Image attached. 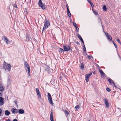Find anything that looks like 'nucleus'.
I'll return each instance as SVG.
<instances>
[{"mask_svg":"<svg viewBox=\"0 0 121 121\" xmlns=\"http://www.w3.org/2000/svg\"><path fill=\"white\" fill-rule=\"evenodd\" d=\"M12 67L11 65L10 64H8L5 61H4L3 65V69L5 71H10Z\"/></svg>","mask_w":121,"mask_h":121,"instance_id":"nucleus-1","label":"nucleus"},{"mask_svg":"<svg viewBox=\"0 0 121 121\" xmlns=\"http://www.w3.org/2000/svg\"><path fill=\"white\" fill-rule=\"evenodd\" d=\"M50 25V23L48 21H47L45 23L44 25L43 29V31L45 30L46 29L48 28Z\"/></svg>","mask_w":121,"mask_h":121,"instance_id":"nucleus-2","label":"nucleus"},{"mask_svg":"<svg viewBox=\"0 0 121 121\" xmlns=\"http://www.w3.org/2000/svg\"><path fill=\"white\" fill-rule=\"evenodd\" d=\"M48 97L49 103L52 105H53V103L51 95L50 94L48 93Z\"/></svg>","mask_w":121,"mask_h":121,"instance_id":"nucleus-3","label":"nucleus"},{"mask_svg":"<svg viewBox=\"0 0 121 121\" xmlns=\"http://www.w3.org/2000/svg\"><path fill=\"white\" fill-rule=\"evenodd\" d=\"M36 92L37 94V95L38 96V98L40 99H42L41 93L39 91V89L37 88L36 89Z\"/></svg>","mask_w":121,"mask_h":121,"instance_id":"nucleus-4","label":"nucleus"},{"mask_svg":"<svg viewBox=\"0 0 121 121\" xmlns=\"http://www.w3.org/2000/svg\"><path fill=\"white\" fill-rule=\"evenodd\" d=\"M64 50L66 52H68L71 49L70 46L68 45H66L63 46Z\"/></svg>","mask_w":121,"mask_h":121,"instance_id":"nucleus-5","label":"nucleus"},{"mask_svg":"<svg viewBox=\"0 0 121 121\" xmlns=\"http://www.w3.org/2000/svg\"><path fill=\"white\" fill-rule=\"evenodd\" d=\"M39 6L43 9H45V6L43 4L41 0H39Z\"/></svg>","mask_w":121,"mask_h":121,"instance_id":"nucleus-6","label":"nucleus"},{"mask_svg":"<svg viewBox=\"0 0 121 121\" xmlns=\"http://www.w3.org/2000/svg\"><path fill=\"white\" fill-rule=\"evenodd\" d=\"M92 72L91 73H90L86 74L85 75V80H86V82H87L89 81V78L91 76V75H92Z\"/></svg>","mask_w":121,"mask_h":121,"instance_id":"nucleus-7","label":"nucleus"},{"mask_svg":"<svg viewBox=\"0 0 121 121\" xmlns=\"http://www.w3.org/2000/svg\"><path fill=\"white\" fill-rule=\"evenodd\" d=\"M103 31L105 33L108 39L110 41H112V39L111 35H109L108 33H105L104 30Z\"/></svg>","mask_w":121,"mask_h":121,"instance_id":"nucleus-8","label":"nucleus"},{"mask_svg":"<svg viewBox=\"0 0 121 121\" xmlns=\"http://www.w3.org/2000/svg\"><path fill=\"white\" fill-rule=\"evenodd\" d=\"M24 66L26 71H27L28 70H30L29 65L26 62H25Z\"/></svg>","mask_w":121,"mask_h":121,"instance_id":"nucleus-9","label":"nucleus"},{"mask_svg":"<svg viewBox=\"0 0 121 121\" xmlns=\"http://www.w3.org/2000/svg\"><path fill=\"white\" fill-rule=\"evenodd\" d=\"M108 81L110 84L112 85L113 86H114V87H116L115 83L111 79H108Z\"/></svg>","mask_w":121,"mask_h":121,"instance_id":"nucleus-10","label":"nucleus"},{"mask_svg":"<svg viewBox=\"0 0 121 121\" xmlns=\"http://www.w3.org/2000/svg\"><path fill=\"white\" fill-rule=\"evenodd\" d=\"M46 70L48 73H50L52 71V70L48 66H47L46 69Z\"/></svg>","mask_w":121,"mask_h":121,"instance_id":"nucleus-11","label":"nucleus"},{"mask_svg":"<svg viewBox=\"0 0 121 121\" xmlns=\"http://www.w3.org/2000/svg\"><path fill=\"white\" fill-rule=\"evenodd\" d=\"M4 99L2 97L0 98V106L3 105L4 103Z\"/></svg>","mask_w":121,"mask_h":121,"instance_id":"nucleus-12","label":"nucleus"},{"mask_svg":"<svg viewBox=\"0 0 121 121\" xmlns=\"http://www.w3.org/2000/svg\"><path fill=\"white\" fill-rule=\"evenodd\" d=\"M99 71L101 76L104 77L105 76V74L103 72V71L102 70L100 69L99 68Z\"/></svg>","mask_w":121,"mask_h":121,"instance_id":"nucleus-13","label":"nucleus"},{"mask_svg":"<svg viewBox=\"0 0 121 121\" xmlns=\"http://www.w3.org/2000/svg\"><path fill=\"white\" fill-rule=\"evenodd\" d=\"M11 111L13 113L15 114L17 113L18 111V110L16 108H13L12 109Z\"/></svg>","mask_w":121,"mask_h":121,"instance_id":"nucleus-14","label":"nucleus"},{"mask_svg":"<svg viewBox=\"0 0 121 121\" xmlns=\"http://www.w3.org/2000/svg\"><path fill=\"white\" fill-rule=\"evenodd\" d=\"M4 41H5L7 44H8L9 42V41L7 37L5 36H4Z\"/></svg>","mask_w":121,"mask_h":121,"instance_id":"nucleus-15","label":"nucleus"},{"mask_svg":"<svg viewBox=\"0 0 121 121\" xmlns=\"http://www.w3.org/2000/svg\"><path fill=\"white\" fill-rule=\"evenodd\" d=\"M104 101L105 103V104L106 105V107L107 108H108L109 107V105L108 100L107 99H105L104 100Z\"/></svg>","mask_w":121,"mask_h":121,"instance_id":"nucleus-16","label":"nucleus"},{"mask_svg":"<svg viewBox=\"0 0 121 121\" xmlns=\"http://www.w3.org/2000/svg\"><path fill=\"white\" fill-rule=\"evenodd\" d=\"M67 14L68 16L70 17L71 16V14L69 11V9L68 8L67 5Z\"/></svg>","mask_w":121,"mask_h":121,"instance_id":"nucleus-17","label":"nucleus"},{"mask_svg":"<svg viewBox=\"0 0 121 121\" xmlns=\"http://www.w3.org/2000/svg\"><path fill=\"white\" fill-rule=\"evenodd\" d=\"M18 111L19 113L20 114H22L24 113V110L22 109H19Z\"/></svg>","mask_w":121,"mask_h":121,"instance_id":"nucleus-18","label":"nucleus"},{"mask_svg":"<svg viewBox=\"0 0 121 121\" xmlns=\"http://www.w3.org/2000/svg\"><path fill=\"white\" fill-rule=\"evenodd\" d=\"M50 119L51 121H54L53 120V119L52 112H51L50 114Z\"/></svg>","mask_w":121,"mask_h":121,"instance_id":"nucleus-19","label":"nucleus"},{"mask_svg":"<svg viewBox=\"0 0 121 121\" xmlns=\"http://www.w3.org/2000/svg\"><path fill=\"white\" fill-rule=\"evenodd\" d=\"M5 113L6 116H8L9 115L10 113L7 110L5 111Z\"/></svg>","mask_w":121,"mask_h":121,"instance_id":"nucleus-20","label":"nucleus"},{"mask_svg":"<svg viewBox=\"0 0 121 121\" xmlns=\"http://www.w3.org/2000/svg\"><path fill=\"white\" fill-rule=\"evenodd\" d=\"M4 90V88L0 84V91H3Z\"/></svg>","mask_w":121,"mask_h":121,"instance_id":"nucleus-21","label":"nucleus"},{"mask_svg":"<svg viewBox=\"0 0 121 121\" xmlns=\"http://www.w3.org/2000/svg\"><path fill=\"white\" fill-rule=\"evenodd\" d=\"M77 36L80 39V40L81 41L83 39L81 37V36L78 34H77Z\"/></svg>","mask_w":121,"mask_h":121,"instance_id":"nucleus-22","label":"nucleus"},{"mask_svg":"<svg viewBox=\"0 0 121 121\" xmlns=\"http://www.w3.org/2000/svg\"><path fill=\"white\" fill-rule=\"evenodd\" d=\"M58 51L62 53L64 52V50L62 48H60L59 49Z\"/></svg>","mask_w":121,"mask_h":121,"instance_id":"nucleus-23","label":"nucleus"},{"mask_svg":"<svg viewBox=\"0 0 121 121\" xmlns=\"http://www.w3.org/2000/svg\"><path fill=\"white\" fill-rule=\"evenodd\" d=\"M81 69H83L84 68V66L83 63L81 64V66H80Z\"/></svg>","mask_w":121,"mask_h":121,"instance_id":"nucleus-24","label":"nucleus"},{"mask_svg":"<svg viewBox=\"0 0 121 121\" xmlns=\"http://www.w3.org/2000/svg\"><path fill=\"white\" fill-rule=\"evenodd\" d=\"M75 108L76 110L78 109L79 108V106L78 105H77L75 107Z\"/></svg>","mask_w":121,"mask_h":121,"instance_id":"nucleus-25","label":"nucleus"},{"mask_svg":"<svg viewBox=\"0 0 121 121\" xmlns=\"http://www.w3.org/2000/svg\"><path fill=\"white\" fill-rule=\"evenodd\" d=\"M64 112L66 115H68L69 114V112L66 110H65Z\"/></svg>","mask_w":121,"mask_h":121,"instance_id":"nucleus-26","label":"nucleus"},{"mask_svg":"<svg viewBox=\"0 0 121 121\" xmlns=\"http://www.w3.org/2000/svg\"><path fill=\"white\" fill-rule=\"evenodd\" d=\"M103 9L105 11H106V6L105 5H104L103 7Z\"/></svg>","mask_w":121,"mask_h":121,"instance_id":"nucleus-27","label":"nucleus"},{"mask_svg":"<svg viewBox=\"0 0 121 121\" xmlns=\"http://www.w3.org/2000/svg\"><path fill=\"white\" fill-rule=\"evenodd\" d=\"M73 26L75 27L77 26L75 22H73Z\"/></svg>","mask_w":121,"mask_h":121,"instance_id":"nucleus-28","label":"nucleus"},{"mask_svg":"<svg viewBox=\"0 0 121 121\" xmlns=\"http://www.w3.org/2000/svg\"><path fill=\"white\" fill-rule=\"evenodd\" d=\"M30 39L29 37L27 35L26 36V40L27 41H29L30 40Z\"/></svg>","mask_w":121,"mask_h":121,"instance_id":"nucleus-29","label":"nucleus"},{"mask_svg":"<svg viewBox=\"0 0 121 121\" xmlns=\"http://www.w3.org/2000/svg\"><path fill=\"white\" fill-rule=\"evenodd\" d=\"M83 45V50L85 52L86 51V49L85 47V46L84 45Z\"/></svg>","mask_w":121,"mask_h":121,"instance_id":"nucleus-30","label":"nucleus"},{"mask_svg":"<svg viewBox=\"0 0 121 121\" xmlns=\"http://www.w3.org/2000/svg\"><path fill=\"white\" fill-rule=\"evenodd\" d=\"M93 13L95 15H97L98 14V13L97 12H96L93 9L92 10Z\"/></svg>","mask_w":121,"mask_h":121,"instance_id":"nucleus-31","label":"nucleus"},{"mask_svg":"<svg viewBox=\"0 0 121 121\" xmlns=\"http://www.w3.org/2000/svg\"><path fill=\"white\" fill-rule=\"evenodd\" d=\"M106 90L108 92H110L111 91V89L108 87L106 88Z\"/></svg>","mask_w":121,"mask_h":121,"instance_id":"nucleus-32","label":"nucleus"},{"mask_svg":"<svg viewBox=\"0 0 121 121\" xmlns=\"http://www.w3.org/2000/svg\"><path fill=\"white\" fill-rule=\"evenodd\" d=\"M76 28V29L77 32H78L79 31V28H78V26H76L75 27Z\"/></svg>","mask_w":121,"mask_h":121,"instance_id":"nucleus-33","label":"nucleus"},{"mask_svg":"<svg viewBox=\"0 0 121 121\" xmlns=\"http://www.w3.org/2000/svg\"><path fill=\"white\" fill-rule=\"evenodd\" d=\"M112 43H113V44L114 45L115 47L116 48H117V46L116 44L114 43V41H112Z\"/></svg>","mask_w":121,"mask_h":121,"instance_id":"nucleus-34","label":"nucleus"},{"mask_svg":"<svg viewBox=\"0 0 121 121\" xmlns=\"http://www.w3.org/2000/svg\"><path fill=\"white\" fill-rule=\"evenodd\" d=\"M117 42L119 43L120 44H121V42H120V40L118 39H117Z\"/></svg>","mask_w":121,"mask_h":121,"instance_id":"nucleus-35","label":"nucleus"},{"mask_svg":"<svg viewBox=\"0 0 121 121\" xmlns=\"http://www.w3.org/2000/svg\"><path fill=\"white\" fill-rule=\"evenodd\" d=\"M91 57L93 59V57L91 56H88L87 57V58L89 59H90V58Z\"/></svg>","mask_w":121,"mask_h":121,"instance_id":"nucleus-36","label":"nucleus"},{"mask_svg":"<svg viewBox=\"0 0 121 121\" xmlns=\"http://www.w3.org/2000/svg\"><path fill=\"white\" fill-rule=\"evenodd\" d=\"M30 70H27L28 71V74L29 75V76L30 75Z\"/></svg>","mask_w":121,"mask_h":121,"instance_id":"nucleus-37","label":"nucleus"},{"mask_svg":"<svg viewBox=\"0 0 121 121\" xmlns=\"http://www.w3.org/2000/svg\"><path fill=\"white\" fill-rule=\"evenodd\" d=\"M2 112V111L0 108V116L1 115Z\"/></svg>","mask_w":121,"mask_h":121,"instance_id":"nucleus-38","label":"nucleus"},{"mask_svg":"<svg viewBox=\"0 0 121 121\" xmlns=\"http://www.w3.org/2000/svg\"><path fill=\"white\" fill-rule=\"evenodd\" d=\"M90 5L92 8L94 6V5L91 2L90 3Z\"/></svg>","mask_w":121,"mask_h":121,"instance_id":"nucleus-39","label":"nucleus"},{"mask_svg":"<svg viewBox=\"0 0 121 121\" xmlns=\"http://www.w3.org/2000/svg\"><path fill=\"white\" fill-rule=\"evenodd\" d=\"M16 8H17V5L16 4H14L13 5Z\"/></svg>","mask_w":121,"mask_h":121,"instance_id":"nucleus-40","label":"nucleus"},{"mask_svg":"<svg viewBox=\"0 0 121 121\" xmlns=\"http://www.w3.org/2000/svg\"><path fill=\"white\" fill-rule=\"evenodd\" d=\"M81 41L82 42V43L83 44V45H84V41H83V40L82 39V40Z\"/></svg>","mask_w":121,"mask_h":121,"instance_id":"nucleus-41","label":"nucleus"},{"mask_svg":"<svg viewBox=\"0 0 121 121\" xmlns=\"http://www.w3.org/2000/svg\"><path fill=\"white\" fill-rule=\"evenodd\" d=\"M87 0L88 2V3H90L91 2L90 1V0Z\"/></svg>","mask_w":121,"mask_h":121,"instance_id":"nucleus-42","label":"nucleus"},{"mask_svg":"<svg viewBox=\"0 0 121 121\" xmlns=\"http://www.w3.org/2000/svg\"><path fill=\"white\" fill-rule=\"evenodd\" d=\"M14 103H15V104L16 105H17V102L16 101H14Z\"/></svg>","mask_w":121,"mask_h":121,"instance_id":"nucleus-43","label":"nucleus"},{"mask_svg":"<svg viewBox=\"0 0 121 121\" xmlns=\"http://www.w3.org/2000/svg\"><path fill=\"white\" fill-rule=\"evenodd\" d=\"M2 96V94L0 92V98L1 97V96Z\"/></svg>","mask_w":121,"mask_h":121,"instance_id":"nucleus-44","label":"nucleus"},{"mask_svg":"<svg viewBox=\"0 0 121 121\" xmlns=\"http://www.w3.org/2000/svg\"><path fill=\"white\" fill-rule=\"evenodd\" d=\"M13 121H17V120L16 119H14L13 120Z\"/></svg>","mask_w":121,"mask_h":121,"instance_id":"nucleus-45","label":"nucleus"},{"mask_svg":"<svg viewBox=\"0 0 121 121\" xmlns=\"http://www.w3.org/2000/svg\"><path fill=\"white\" fill-rule=\"evenodd\" d=\"M102 26L103 29H104V26H103L102 25Z\"/></svg>","mask_w":121,"mask_h":121,"instance_id":"nucleus-46","label":"nucleus"},{"mask_svg":"<svg viewBox=\"0 0 121 121\" xmlns=\"http://www.w3.org/2000/svg\"><path fill=\"white\" fill-rule=\"evenodd\" d=\"M8 121H11V120H10V119H8Z\"/></svg>","mask_w":121,"mask_h":121,"instance_id":"nucleus-47","label":"nucleus"},{"mask_svg":"<svg viewBox=\"0 0 121 121\" xmlns=\"http://www.w3.org/2000/svg\"><path fill=\"white\" fill-rule=\"evenodd\" d=\"M76 43H77V44H79V43H78V42H77Z\"/></svg>","mask_w":121,"mask_h":121,"instance_id":"nucleus-48","label":"nucleus"},{"mask_svg":"<svg viewBox=\"0 0 121 121\" xmlns=\"http://www.w3.org/2000/svg\"><path fill=\"white\" fill-rule=\"evenodd\" d=\"M95 72H94L93 73L95 74Z\"/></svg>","mask_w":121,"mask_h":121,"instance_id":"nucleus-49","label":"nucleus"},{"mask_svg":"<svg viewBox=\"0 0 121 121\" xmlns=\"http://www.w3.org/2000/svg\"><path fill=\"white\" fill-rule=\"evenodd\" d=\"M5 121H8L7 120H6Z\"/></svg>","mask_w":121,"mask_h":121,"instance_id":"nucleus-50","label":"nucleus"},{"mask_svg":"<svg viewBox=\"0 0 121 121\" xmlns=\"http://www.w3.org/2000/svg\"><path fill=\"white\" fill-rule=\"evenodd\" d=\"M98 66V67H99V66Z\"/></svg>","mask_w":121,"mask_h":121,"instance_id":"nucleus-51","label":"nucleus"},{"mask_svg":"<svg viewBox=\"0 0 121 121\" xmlns=\"http://www.w3.org/2000/svg\"><path fill=\"white\" fill-rule=\"evenodd\" d=\"M90 121V120H89V121Z\"/></svg>","mask_w":121,"mask_h":121,"instance_id":"nucleus-52","label":"nucleus"}]
</instances>
